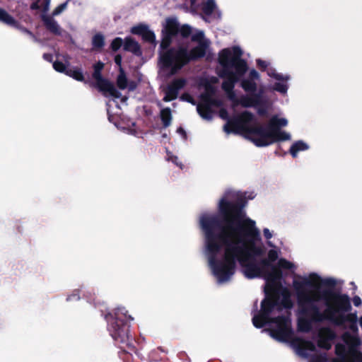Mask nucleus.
Returning <instances> with one entry per match:
<instances>
[{
  "instance_id": "34",
  "label": "nucleus",
  "mask_w": 362,
  "mask_h": 362,
  "mask_svg": "<svg viewBox=\"0 0 362 362\" xmlns=\"http://www.w3.org/2000/svg\"><path fill=\"white\" fill-rule=\"evenodd\" d=\"M204 86L205 92L204 93H202L200 96L202 101H205L207 98L206 97H208V98L213 97L215 95L216 91L215 87L213 85H211V83L210 82H209L207 81L204 83Z\"/></svg>"
},
{
  "instance_id": "49",
  "label": "nucleus",
  "mask_w": 362,
  "mask_h": 362,
  "mask_svg": "<svg viewBox=\"0 0 362 362\" xmlns=\"http://www.w3.org/2000/svg\"><path fill=\"white\" fill-rule=\"evenodd\" d=\"M206 100L204 101L211 108L213 106L214 107H220L222 105L221 100L214 98L213 97L208 98L206 97Z\"/></svg>"
},
{
  "instance_id": "2",
  "label": "nucleus",
  "mask_w": 362,
  "mask_h": 362,
  "mask_svg": "<svg viewBox=\"0 0 362 362\" xmlns=\"http://www.w3.org/2000/svg\"><path fill=\"white\" fill-rule=\"evenodd\" d=\"M293 287L297 293L298 313L308 317L313 322L328 320L334 324L338 312L351 311L352 309L350 298L332 290H322L320 295L311 296L307 287L318 288L310 279L294 281Z\"/></svg>"
},
{
  "instance_id": "25",
  "label": "nucleus",
  "mask_w": 362,
  "mask_h": 362,
  "mask_svg": "<svg viewBox=\"0 0 362 362\" xmlns=\"http://www.w3.org/2000/svg\"><path fill=\"white\" fill-rule=\"evenodd\" d=\"M197 110L198 114L204 119L210 120L212 119L213 110L204 101H202L197 105Z\"/></svg>"
},
{
  "instance_id": "58",
  "label": "nucleus",
  "mask_w": 362,
  "mask_h": 362,
  "mask_svg": "<svg viewBox=\"0 0 362 362\" xmlns=\"http://www.w3.org/2000/svg\"><path fill=\"white\" fill-rule=\"evenodd\" d=\"M219 116L221 117V118H222L223 119H227V122L228 121L229 119H230L231 117H229L228 116V111L224 109V108H222L220 112H219Z\"/></svg>"
},
{
  "instance_id": "10",
  "label": "nucleus",
  "mask_w": 362,
  "mask_h": 362,
  "mask_svg": "<svg viewBox=\"0 0 362 362\" xmlns=\"http://www.w3.org/2000/svg\"><path fill=\"white\" fill-rule=\"evenodd\" d=\"M179 25L176 18L172 17L166 19L165 25L161 31L162 38L160 49H167L171 45L173 37L179 33Z\"/></svg>"
},
{
  "instance_id": "24",
  "label": "nucleus",
  "mask_w": 362,
  "mask_h": 362,
  "mask_svg": "<svg viewBox=\"0 0 362 362\" xmlns=\"http://www.w3.org/2000/svg\"><path fill=\"white\" fill-rule=\"evenodd\" d=\"M313 322L308 317H304L299 314L297 321L298 331L308 333L312 330Z\"/></svg>"
},
{
  "instance_id": "9",
  "label": "nucleus",
  "mask_w": 362,
  "mask_h": 362,
  "mask_svg": "<svg viewBox=\"0 0 362 362\" xmlns=\"http://www.w3.org/2000/svg\"><path fill=\"white\" fill-rule=\"evenodd\" d=\"M271 322L276 325V327L271 329L270 334L275 339L279 341H288L293 336V332L291 327V322L289 317L285 315H279L272 317Z\"/></svg>"
},
{
  "instance_id": "52",
  "label": "nucleus",
  "mask_w": 362,
  "mask_h": 362,
  "mask_svg": "<svg viewBox=\"0 0 362 362\" xmlns=\"http://www.w3.org/2000/svg\"><path fill=\"white\" fill-rule=\"evenodd\" d=\"M227 93L228 95V98L233 102L234 107L238 106V105H240V102H239L240 98L238 99L235 97V94L233 90H232V92H227Z\"/></svg>"
},
{
  "instance_id": "33",
  "label": "nucleus",
  "mask_w": 362,
  "mask_h": 362,
  "mask_svg": "<svg viewBox=\"0 0 362 362\" xmlns=\"http://www.w3.org/2000/svg\"><path fill=\"white\" fill-rule=\"evenodd\" d=\"M116 83L117 87L121 90H124L128 86V79L122 68L119 69V73L117 77Z\"/></svg>"
},
{
  "instance_id": "50",
  "label": "nucleus",
  "mask_w": 362,
  "mask_h": 362,
  "mask_svg": "<svg viewBox=\"0 0 362 362\" xmlns=\"http://www.w3.org/2000/svg\"><path fill=\"white\" fill-rule=\"evenodd\" d=\"M279 255L276 250H270L268 252L267 259L269 260V262L272 264L274 262L278 259Z\"/></svg>"
},
{
  "instance_id": "13",
  "label": "nucleus",
  "mask_w": 362,
  "mask_h": 362,
  "mask_svg": "<svg viewBox=\"0 0 362 362\" xmlns=\"http://www.w3.org/2000/svg\"><path fill=\"white\" fill-rule=\"evenodd\" d=\"M262 255H251L250 257L246 258L245 259H240V264L243 267V273L247 279H252L262 276L259 265L255 262V258Z\"/></svg>"
},
{
  "instance_id": "41",
  "label": "nucleus",
  "mask_w": 362,
  "mask_h": 362,
  "mask_svg": "<svg viewBox=\"0 0 362 362\" xmlns=\"http://www.w3.org/2000/svg\"><path fill=\"white\" fill-rule=\"evenodd\" d=\"M276 266L279 267L280 269H291L294 266L293 264L284 258L279 259Z\"/></svg>"
},
{
  "instance_id": "36",
  "label": "nucleus",
  "mask_w": 362,
  "mask_h": 362,
  "mask_svg": "<svg viewBox=\"0 0 362 362\" xmlns=\"http://www.w3.org/2000/svg\"><path fill=\"white\" fill-rule=\"evenodd\" d=\"M216 8L214 0H207L202 6V11L206 16H211Z\"/></svg>"
},
{
  "instance_id": "18",
  "label": "nucleus",
  "mask_w": 362,
  "mask_h": 362,
  "mask_svg": "<svg viewBox=\"0 0 362 362\" xmlns=\"http://www.w3.org/2000/svg\"><path fill=\"white\" fill-rule=\"evenodd\" d=\"M185 84L186 80L183 78L174 79L166 88L163 101L170 102L175 100L178 96L180 90L183 88Z\"/></svg>"
},
{
  "instance_id": "8",
  "label": "nucleus",
  "mask_w": 362,
  "mask_h": 362,
  "mask_svg": "<svg viewBox=\"0 0 362 362\" xmlns=\"http://www.w3.org/2000/svg\"><path fill=\"white\" fill-rule=\"evenodd\" d=\"M242 54L243 52L238 46L233 47V54L230 49L225 48L219 52L218 62L222 68H234L238 73L245 74L248 66L246 61L241 58Z\"/></svg>"
},
{
  "instance_id": "48",
  "label": "nucleus",
  "mask_w": 362,
  "mask_h": 362,
  "mask_svg": "<svg viewBox=\"0 0 362 362\" xmlns=\"http://www.w3.org/2000/svg\"><path fill=\"white\" fill-rule=\"evenodd\" d=\"M273 88H274V90L284 94V93H286L287 92L288 86L286 84H285V83H280V82H276L274 84Z\"/></svg>"
},
{
  "instance_id": "45",
  "label": "nucleus",
  "mask_w": 362,
  "mask_h": 362,
  "mask_svg": "<svg viewBox=\"0 0 362 362\" xmlns=\"http://www.w3.org/2000/svg\"><path fill=\"white\" fill-rule=\"evenodd\" d=\"M332 340H328L327 339L319 337L317 341V346L321 348L324 349L327 351L329 350L332 347L331 341Z\"/></svg>"
},
{
  "instance_id": "64",
  "label": "nucleus",
  "mask_w": 362,
  "mask_h": 362,
  "mask_svg": "<svg viewBox=\"0 0 362 362\" xmlns=\"http://www.w3.org/2000/svg\"><path fill=\"white\" fill-rule=\"evenodd\" d=\"M264 236L266 239L269 240L272 237V234L268 228H264L263 230Z\"/></svg>"
},
{
  "instance_id": "63",
  "label": "nucleus",
  "mask_w": 362,
  "mask_h": 362,
  "mask_svg": "<svg viewBox=\"0 0 362 362\" xmlns=\"http://www.w3.org/2000/svg\"><path fill=\"white\" fill-rule=\"evenodd\" d=\"M43 59L48 62H52L53 60V55L50 53H45L42 56Z\"/></svg>"
},
{
  "instance_id": "31",
  "label": "nucleus",
  "mask_w": 362,
  "mask_h": 362,
  "mask_svg": "<svg viewBox=\"0 0 362 362\" xmlns=\"http://www.w3.org/2000/svg\"><path fill=\"white\" fill-rule=\"evenodd\" d=\"M66 75L73 78L76 81L81 82L85 81L83 71L79 67L69 68Z\"/></svg>"
},
{
  "instance_id": "44",
  "label": "nucleus",
  "mask_w": 362,
  "mask_h": 362,
  "mask_svg": "<svg viewBox=\"0 0 362 362\" xmlns=\"http://www.w3.org/2000/svg\"><path fill=\"white\" fill-rule=\"evenodd\" d=\"M53 68L55 71L59 73L66 74L68 69L66 65L60 61H55L53 62Z\"/></svg>"
},
{
  "instance_id": "32",
  "label": "nucleus",
  "mask_w": 362,
  "mask_h": 362,
  "mask_svg": "<svg viewBox=\"0 0 362 362\" xmlns=\"http://www.w3.org/2000/svg\"><path fill=\"white\" fill-rule=\"evenodd\" d=\"M240 86L246 93H248L255 92L257 90V83L255 81L250 80L248 78L241 80Z\"/></svg>"
},
{
  "instance_id": "20",
  "label": "nucleus",
  "mask_w": 362,
  "mask_h": 362,
  "mask_svg": "<svg viewBox=\"0 0 362 362\" xmlns=\"http://www.w3.org/2000/svg\"><path fill=\"white\" fill-rule=\"evenodd\" d=\"M41 19L45 28L52 34L62 35V28L52 16L42 15Z\"/></svg>"
},
{
  "instance_id": "4",
  "label": "nucleus",
  "mask_w": 362,
  "mask_h": 362,
  "mask_svg": "<svg viewBox=\"0 0 362 362\" xmlns=\"http://www.w3.org/2000/svg\"><path fill=\"white\" fill-rule=\"evenodd\" d=\"M108 325V331L114 341L120 345L122 351L128 354H138L129 334L130 322L133 317L127 315L124 308L117 309L114 315L108 313L105 316Z\"/></svg>"
},
{
  "instance_id": "53",
  "label": "nucleus",
  "mask_w": 362,
  "mask_h": 362,
  "mask_svg": "<svg viewBox=\"0 0 362 362\" xmlns=\"http://www.w3.org/2000/svg\"><path fill=\"white\" fill-rule=\"evenodd\" d=\"M269 75L278 81H286L289 79L288 76H284L281 74L279 73H274L272 74H269Z\"/></svg>"
},
{
  "instance_id": "42",
  "label": "nucleus",
  "mask_w": 362,
  "mask_h": 362,
  "mask_svg": "<svg viewBox=\"0 0 362 362\" xmlns=\"http://www.w3.org/2000/svg\"><path fill=\"white\" fill-rule=\"evenodd\" d=\"M179 33L183 38H187L192 33V28L187 24L182 26L179 25Z\"/></svg>"
},
{
  "instance_id": "17",
  "label": "nucleus",
  "mask_w": 362,
  "mask_h": 362,
  "mask_svg": "<svg viewBox=\"0 0 362 362\" xmlns=\"http://www.w3.org/2000/svg\"><path fill=\"white\" fill-rule=\"evenodd\" d=\"M270 269L271 271H268L264 276L267 281L265 288L275 291V287L281 285L280 282L283 278V273L276 264H272Z\"/></svg>"
},
{
  "instance_id": "15",
  "label": "nucleus",
  "mask_w": 362,
  "mask_h": 362,
  "mask_svg": "<svg viewBox=\"0 0 362 362\" xmlns=\"http://www.w3.org/2000/svg\"><path fill=\"white\" fill-rule=\"evenodd\" d=\"M263 95L264 89L259 88L255 92L250 93V95H242L239 102L243 107L262 106L264 105Z\"/></svg>"
},
{
  "instance_id": "35",
  "label": "nucleus",
  "mask_w": 362,
  "mask_h": 362,
  "mask_svg": "<svg viewBox=\"0 0 362 362\" xmlns=\"http://www.w3.org/2000/svg\"><path fill=\"white\" fill-rule=\"evenodd\" d=\"M318 337L328 340H334L337 337L335 332L330 327H322L318 334Z\"/></svg>"
},
{
  "instance_id": "39",
  "label": "nucleus",
  "mask_w": 362,
  "mask_h": 362,
  "mask_svg": "<svg viewBox=\"0 0 362 362\" xmlns=\"http://www.w3.org/2000/svg\"><path fill=\"white\" fill-rule=\"evenodd\" d=\"M282 300H281V305L285 308L290 309L293 307V304L291 299L290 293L286 288L284 289V291L282 293Z\"/></svg>"
},
{
  "instance_id": "46",
  "label": "nucleus",
  "mask_w": 362,
  "mask_h": 362,
  "mask_svg": "<svg viewBox=\"0 0 362 362\" xmlns=\"http://www.w3.org/2000/svg\"><path fill=\"white\" fill-rule=\"evenodd\" d=\"M70 0H67L65 2L59 4V6H57L52 11V16H58L61 13H62L67 7V5H68V2Z\"/></svg>"
},
{
  "instance_id": "54",
  "label": "nucleus",
  "mask_w": 362,
  "mask_h": 362,
  "mask_svg": "<svg viewBox=\"0 0 362 362\" xmlns=\"http://www.w3.org/2000/svg\"><path fill=\"white\" fill-rule=\"evenodd\" d=\"M256 63L258 68L263 71H265L268 66V63L260 59H257Z\"/></svg>"
},
{
  "instance_id": "30",
  "label": "nucleus",
  "mask_w": 362,
  "mask_h": 362,
  "mask_svg": "<svg viewBox=\"0 0 362 362\" xmlns=\"http://www.w3.org/2000/svg\"><path fill=\"white\" fill-rule=\"evenodd\" d=\"M160 117L164 128H167L171 124L172 114L170 107L162 109L160 112Z\"/></svg>"
},
{
  "instance_id": "6",
  "label": "nucleus",
  "mask_w": 362,
  "mask_h": 362,
  "mask_svg": "<svg viewBox=\"0 0 362 362\" xmlns=\"http://www.w3.org/2000/svg\"><path fill=\"white\" fill-rule=\"evenodd\" d=\"M159 61L164 69H170L173 74L189 64L187 47L183 45L160 49Z\"/></svg>"
},
{
  "instance_id": "51",
  "label": "nucleus",
  "mask_w": 362,
  "mask_h": 362,
  "mask_svg": "<svg viewBox=\"0 0 362 362\" xmlns=\"http://www.w3.org/2000/svg\"><path fill=\"white\" fill-rule=\"evenodd\" d=\"M204 33L203 32H199L192 37V41L193 42H197V43H199V42H209L208 40H204Z\"/></svg>"
},
{
  "instance_id": "37",
  "label": "nucleus",
  "mask_w": 362,
  "mask_h": 362,
  "mask_svg": "<svg viewBox=\"0 0 362 362\" xmlns=\"http://www.w3.org/2000/svg\"><path fill=\"white\" fill-rule=\"evenodd\" d=\"M141 38L144 42H149L154 46L156 45V35L153 31L149 29V28H148L144 32V35L141 36Z\"/></svg>"
},
{
  "instance_id": "5",
  "label": "nucleus",
  "mask_w": 362,
  "mask_h": 362,
  "mask_svg": "<svg viewBox=\"0 0 362 362\" xmlns=\"http://www.w3.org/2000/svg\"><path fill=\"white\" fill-rule=\"evenodd\" d=\"M208 254V261L214 275L219 282L228 281L235 274L236 263L226 255L221 259H217V255L221 250V245L209 234L208 242L205 243Z\"/></svg>"
},
{
  "instance_id": "21",
  "label": "nucleus",
  "mask_w": 362,
  "mask_h": 362,
  "mask_svg": "<svg viewBox=\"0 0 362 362\" xmlns=\"http://www.w3.org/2000/svg\"><path fill=\"white\" fill-rule=\"evenodd\" d=\"M311 277L315 279H311L315 285L318 286V288H314L316 289L317 292L314 294L315 296H318L320 295L319 292H322V291L320 290V288L321 286H324L326 287H328L327 290H332L333 291V288L336 285V281L334 279L332 278H327V279H321L317 274H313L311 275Z\"/></svg>"
},
{
  "instance_id": "43",
  "label": "nucleus",
  "mask_w": 362,
  "mask_h": 362,
  "mask_svg": "<svg viewBox=\"0 0 362 362\" xmlns=\"http://www.w3.org/2000/svg\"><path fill=\"white\" fill-rule=\"evenodd\" d=\"M124 46V41L121 37H115L110 44V49L113 52H117L122 46Z\"/></svg>"
},
{
  "instance_id": "60",
  "label": "nucleus",
  "mask_w": 362,
  "mask_h": 362,
  "mask_svg": "<svg viewBox=\"0 0 362 362\" xmlns=\"http://www.w3.org/2000/svg\"><path fill=\"white\" fill-rule=\"evenodd\" d=\"M80 299V296H79V293H78V291H74V293L69 296L66 298V300L69 301V300H79Z\"/></svg>"
},
{
  "instance_id": "26",
  "label": "nucleus",
  "mask_w": 362,
  "mask_h": 362,
  "mask_svg": "<svg viewBox=\"0 0 362 362\" xmlns=\"http://www.w3.org/2000/svg\"><path fill=\"white\" fill-rule=\"evenodd\" d=\"M92 50L100 52L105 45V37L101 33H96L92 37Z\"/></svg>"
},
{
  "instance_id": "59",
  "label": "nucleus",
  "mask_w": 362,
  "mask_h": 362,
  "mask_svg": "<svg viewBox=\"0 0 362 362\" xmlns=\"http://www.w3.org/2000/svg\"><path fill=\"white\" fill-rule=\"evenodd\" d=\"M181 99L187 101L192 104H194V100L193 98L188 93H184L181 96Z\"/></svg>"
},
{
  "instance_id": "3",
  "label": "nucleus",
  "mask_w": 362,
  "mask_h": 362,
  "mask_svg": "<svg viewBox=\"0 0 362 362\" xmlns=\"http://www.w3.org/2000/svg\"><path fill=\"white\" fill-rule=\"evenodd\" d=\"M255 120V115L245 110L229 119L223 126V131L226 134L244 135L257 147L268 146L274 143L291 139L289 134L281 130V127L287 125L286 119L274 116L266 127L257 124L250 125Z\"/></svg>"
},
{
  "instance_id": "62",
  "label": "nucleus",
  "mask_w": 362,
  "mask_h": 362,
  "mask_svg": "<svg viewBox=\"0 0 362 362\" xmlns=\"http://www.w3.org/2000/svg\"><path fill=\"white\" fill-rule=\"evenodd\" d=\"M114 61H115V63L121 67V65H122V55L121 54H117L115 55V59H114Z\"/></svg>"
},
{
  "instance_id": "57",
  "label": "nucleus",
  "mask_w": 362,
  "mask_h": 362,
  "mask_svg": "<svg viewBox=\"0 0 362 362\" xmlns=\"http://www.w3.org/2000/svg\"><path fill=\"white\" fill-rule=\"evenodd\" d=\"M105 64L101 61H98L95 63L93 66V70L100 71H102L104 69Z\"/></svg>"
},
{
  "instance_id": "55",
  "label": "nucleus",
  "mask_w": 362,
  "mask_h": 362,
  "mask_svg": "<svg viewBox=\"0 0 362 362\" xmlns=\"http://www.w3.org/2000/svg\"><path fill=\"white\" fill-rule=\"evenodd\" d=\"M247 78L255 81V80L259 79V74L255 69H253L250 70L249 73V77Z\"/></svg>"
},
{
  "instance_id": "38",
  "label": "nucleus",
  "mask_w": 362,
  "mask_h": 362,
  "mask_svg": "<svg viewBox=\"0 0 362 362\" xmlns=\"http://www.w3.org/2000/svg\"><path fill=\"white\" fill-rule=\"evenodd\" d=\"M257 264L259 265V269H260L261 276H264L269 271L268 269H270L273 264L269 262V260H268L267 258H263L257 263Z\"/></svg>"
},
{
  "instance_id": "29",
  "label": "nucleus",
  "mask_w": 362,
  "mask_h": 362,
  "mask_svg": "<svg viewBox=\"0 0 362 362\" xmlns=\"http://www.w3.org/2000/svg\"><path fill=\"white\" fill-rule=\"evenodd\" d=\"M272 318L271 317L263 315L259 313L252 317V324L257 328H262L267 323L271 322Z\"/></svg>"
},
{
  "instance_id": "28",
  "label": "nucleus",
  "mask_w": 362,
  "mask_h": 362,
  "mask_svg": "<svg viewBox=\"0 0 362 362\" xmlns=\"http://www.w3.org/2000/svg\"><path fill=\"white\" fill-rule=\"evenodd\" d=\"M308 148L309 146L306 143L299 140L291 145L289 152L293 158H296L299 151H306Z\"/></svg>"
},
{
  "instance_id": "1",
  "label": "nucleus",
  "mask_w": 362,
  "mask_h": 362,
  "mask_svg": "<svg viewBox=\"0 0 362 362\" xmlns=\"http://www.w3.org/2000/svg\"><path fill=\"white\" fill-rule=\"evenodd\" d=\"M245 197H240L235 201L226 197L220 199L218 206V216L204 215L200 218L201 228L204 233L205 243L209 234L216 243L225 246L224 255L234 260L250 257L251 255H264L263 246L257 245L261 240L255 221L246 218L243 210L247 204Z\"/></svg>"
},
{
  "instance_id": "11",
  "label": "nucleus",
  "mask_w": 362,
  "mask_h": 362,
  "mask_svg": "<svg viewBox=\"0 0 362 362\" xmlns=\"http://www.w3.org/2000/svg\"><path fill=\"white\" fill-rule=\"evenodd\" d=\"M93 78L95 81V87L104 94L108 93L115 98H120L121 93L117 90L115 85L108 79L105 78L102 76V71L93 70L92 74Z\"/></svg>"
},
{
  "instance_id": "16",
  "label": "nucleus",
  "mask_w": 362,
  "mask_h": 362,
  "mask_svg": "<svg viewBox=\"0 0 362 362\" xmlns=\"http://www.w3.org/2000/svg\"><path fill=\"white\" fill-rule=\"evenodd\" d=\"M275 291L264 288L265 298L261 302L260 312L263 315L270 317L274 308L279 305V298L273 295Z\"/></svg>"
},
{
  "instance_id": "7",
  "label": "nucleus",
  "mask_w": 362,
  "mask_h": 362,
  "mask_svg": "<svg viewBox=\"0 0 362 362\" xmlns=\"http://www.w3.org/2000/svg\"><path fill=\"white\" fill-rule=\"evenodd\" d=\"M344 341L349 345L348 351L342 344L335 346V354L337 358L332 362H362V352L358 350L361 345L360 339L346 332L343 336Z\"/></svg>"
},
{
  "instance_id": "47",
  "label": "nucleus",
  "mask_w": 362,
  "mask_h": 362,
  "mask_svg": "<svg viewBox=\"0 0 362 362\" xmlns=\"http://www.w3.org/2000/svg\"><path fill=\"white\" fill-rule=\"evenodd\" d=\"M309 362H327V357L326 354L313 355Z\"/></svg>"
},
{
  "instance_id": "12",
  "label": "nucleus",
  "mask_w": 362,
  "mask_h": 362,
  "mask_svg": "<svg viewBox=\"0 0 362 362\" xmlns=\"http://www.w3.org/2000/svg\"><path fill=\"white\" fill-rule=\"evenodd\" d=\"M245 74L238 73V71L235 70L233 71L230 68H222L218 73L220 78L225 79L222 83L221 87L226 93L232 92L235 83L238 82Z\"/></svg>"
},
{
  "instance_id": "22",
  "label": "nucleus",
  "mask_w": 362,
  "mask_h": 362,
  "mask_svg": "<svg viewBox=\"0 0 362 362\" xmlns=\"http://www.w3.org/2000/svg\"><path fill=\"white\" fill-rule=\"evenodd\" d=\"M123 49L124 51L132 52L136 57H141L143 54L141 45L132 37L124 38Z\"/></svg>"
},
{
  "instance_id": "40",
  "label": "nucleus",
  "mask_w": 362,
  "mask_h": 362,
  "mask_svg": "<svg viewBox=\"0 0 362 362\" xmlns=\"http://www.w3.org/2000/svg\"><path fill=\"white\" fill-rule=\"evenodd\" d=\"M148 28V25L143 23H139L136 25L133 26L131 28V33L133 35H136L141 37Z\"/></svg>"
},
{
  "instance_id": "27",
  "label": "nucleus",
  "mask_w": 362,
  "mask_h": 362,
  "mask_svg": "<svg viewBox=\"0 0 362 362\" xmlns=\"http://www.w3.org/2000/svg\"><path fill=\"white\" fill-rule=\"evenodd\" d=\"M0 22L11 27L18 25V21L2 8H0Z\"/></svg>"
},
{
  "instance_id": "14",
  "label": "nucleus",
  "mask_w": 362,
  "mask_h": 362,
  "mask_svg": "<svg viewBox=\"0 0 362 362\" xmlns=\"http://www.w3.org/2000/svg\"><path fill=\"white\" fill-rule=\"evenodd\" d=\"M356 313H350V311L338 312L334 325L345 327V324L349 323V328L353 332L358 331Z\"/></svg>"
},
{
  "instance_id": "19",
  "label": "nucleus",
  "mask_w": 362,
  "mask_h": 362,
  "mask_svg": "<svg viewBox=\"0 0 362 362\" xmlns=\"http://www.w3.org/2000/svg\"><path fill=\"white\" fill-rule=\"evenodd\" d=\"M209 42H199L189 50L187 49V58L189 64L192 62H197L206 56L209 47Z\"/></svg>"
},
{
  "instance_id": "23",
  "label": "nucleus",
  "mask_w": 362,
  "mask_h": 362,
  "mask_svg": "<svg viewBox=\"0 0 362 362\" xmlns=\"http://www.w3.org/2000/svg\"><path fill=\"white\" fill-rule=\"evenodd\" d=\"M292 344L297 349L300 350H308L315 351L316 348L313 342L309 340H305L300 337H295L292 339Z\"/></svg>"
},
{
  "instance_id": "56",
  "label": "nucleus",
  "mask_w": 362,
  "mask_h": 362,
  "mask_svg": "<svg viewBox=\"0 0 362 362\" xmlns=\"http://www.w3.org/2000/svg\"><path fill=\"white\" fill-rule=\"evenodd\" d=\"M13 27L20 30L21 32H23L25 34L29 35L30 36H32V37L34 36L33 33L30 30H29L28 28L22 26L18 22L17 26H13Z\"/></svg>"
},
{
  "instance_id": "61",
  "label": "nucleus",
  "mask_w": 362,
  "mask_h": 362,
  "mask_svg": "<svg viewBox=\"0 0 362 362\" xmlns=\"http://www.w3.org/2000/svg\"><path fill=\"white\" fill-rule=\"evenodd\" d=\"M177 132L178 134H181L185 140H186L187 139V133H186L185 130L182 127H180L177 128Z\"/></svg>"
}]
</instances>
